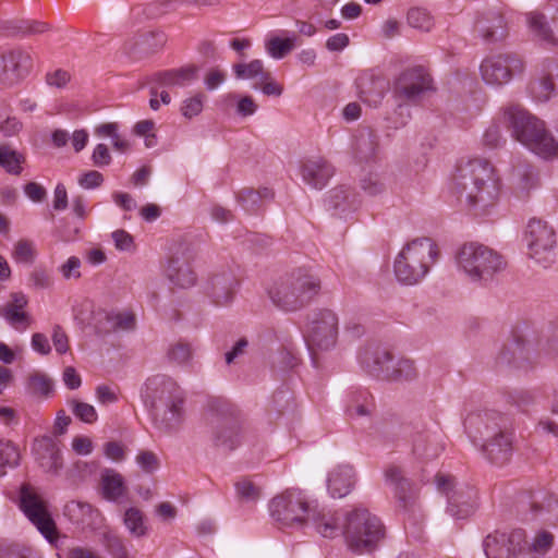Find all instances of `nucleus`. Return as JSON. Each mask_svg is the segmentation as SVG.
<instances>
[{
    "label": "nucleus",
    "instance_id": "1",
    "mask_svg": "<svg viewBox=\"0 0 558 558\" xmlns=\"http://www.w3.org/2000/svg\"><path fill=\"white\" fill-rule=\"evenodd\" d=\"M453 189L464 197L472 215L487 217L496 213L501 180L488 160L474 158L461 162L453 175Z\"/></svg>",
    "mask_w": 558,
    "mask_h": 558
},
{
    "label": "nucleus",
    "instance_id": "2",
    "mask_svg": "<svg viewBox=\"0 0 558 558\" xmlns=\"http://www.w3.org/2000/svg\"><path fill=\"white\" fill-rule=\"evenodd\" d=\"M464 429L490 463L501 466L510 460L513 433L506 415L493 410L470 413L464 420Z\"/></svg>",
    "mask_w": 558,
    "mask_h": 558
},
{
    "label": "nucleus",
    "instance_id": "3",
    "mask_svg": "<svg viewBox=\"0 0 558 558\" xmlns=\"http://www.w3.org/2000/svg\"><path fill=\"white\" fill-rule=\"evenodd\" d=\"M141 398L158 430L171 433L179 428L184 420L185 397L175 380L165 375L153 376L143 385Z\"/></svg>",
    "mask_w": 558,
    "mask_h": 558
},
{
    "label": "nucleus",
    "instance_id": "4",
    "mask_svg": "<svg viewBox=\"0 0 558 558\" xmlns=\"http://www.w3.org/2000/svg\"><path fill=\"white\" fill-rule=\"evenodd\" d=\"M502 122L512 136L543 159L558 157V141L546 130L545 123L524 108L512 105L504 109Z\"/></svg>",
    "mask_w": 558,
    "mask_h": 558
},
{
    "label": "nucleus",
    "instance_id": "5",
    "mask_svg": "<svg viewBox=\"0 0 558 558\" xmlns=\"http://www.w3.org/2000/svg\"><path fill=\"white\" fill-rule=\"evenodd\" d=\"M271 303L283 312H296L314 299L312 266L299 267L275 280L267 289Z\"/></svg>",
    "mask_w": 558,
    "mask_h": 558
},
{
    "label": "nucleus",
    "instance_id": "6",
    "mask_svg": "<svg viewBox=\"0 0 558 558\" xmlns=\"http://www.w3.org/2000/svg\"><path fill=\"white\" fill-rule=\"evenodd\" d=\"M439 255L437 244L430 238H416L403 245L393 262L397 280L405 286L422 281Z\"/></svg>",
    "mask_w": 558,
    "mask_h": 558
},
{
    "label": "nucleus",
    "instance_id": "7",
    "mask_svg": "<svg viewBox=\"0 0 558 558\" xmlns=\"http://www.w3.org/2000/svg\"><path fill=\"white\" fill-rule=\"evenodd\" d=\"M385 535L386 530L380 519L366 508L355 507L345 512L343 538L352 553L363 555L374 551Z\"/></svg>",
    "mask_w": 558,
    "mask_h": 558
},
{
    "label": "nucleus",
    "instance_id": "8",
    "mask_svg": "<svg viewBox=\"0 0 558 558\" xmlns=\"http://www.w3.org/2000/svg\"><path fill=\"white\" fill-rule=\"evenodd\" d=\"M457 264L469 280L486 283L506 268L502 256L493 248L471 242L464 244L457 254Z\"/></svg>",
    "mask_w": 558,
    "mask_h": 558
},
{
    "label": "nucleus",
    "instance_id": "9",
    "mask_svg": "<svg viewBox=\"0 0 558 558\" xmlns=\"http://www.w3.org/2000/svg\"><path fill=\"white\" fill-rule=\"evenodd\" d=\"M268 510L280 529L301 530L310 521L311 499L300 488H288L270 499Z\"/></svg>",
    "mask_w": 558,
    "mask_h": 558
},
{
    "label": "nucleus",
    "instance_id": "10",
    "mask_svg": "<svg viewBox=\"0 0 558 558\" xmlns=\"http://www.w3.org/2000/svg\"><path fill=\"white\" fill-rule=\"evenodd\" d=\"M435 484L439 493L447 497V513L454 520H464L478 508L477 492L465 483H457L449 474L438 473Z\"/></svg>",
    "mask_w": 558,
    "mask_h": 558
},
{
    "label": "nucleus",
    "instance_id": "11",
    "mask_svg": "<svg viewBox=\"0 0 558 558\" xmlns=\"http://www.w3.org/2000/svg\"><path fill=\"white\" fill-rule=\"evenodd\" d=\"M213 441L215 446L225 450L235 449L244 435L243 420L235 409L220 401H213Z\"/></svg>",
    "mask_w": 558,
    "mask_h": 558
},
{
    "label": "nucleus",
    "instance_id": "12",
    "mask_svg": "<svg viewBox=\"0 0 558 558\" xmlns=\"http://www.w3.org/2000/svg\"><path fill=\"white\" fill-rule=\"evenodd\" d=\"M524 240L529 250V256L544 268L549 267L556 260V233L551 226L537 218L529 220Z\"/></svg>",
    "mask_w": 558,
    "mask_h": 558
},
{
    "label": "nucleus",
    "instance_id": "13",
    "mask_svg": "<svg viewBox=\"0 0 558 558\" xmlns=\"http://www.w3.org/2000/svg\"><path fill=\"white\" fill-rule=\"evenodd\" d=\"M20 508L40 534L52 545L57 543L58 531L47 502L31 485H23L20 492Z\"/></svg>",
    "mask_w": 558,
    "mask_h": 558
},
{
    "label": "nucleus",
    "instance_id": "14",
    "mask_svg": "<svg viewBox=\"0 0 558 558\" xmlns=\"http://www.w3.org/2000/svg\"><path fill=\"white\" fill-rule=\"evenodd\" d=\"M435 90L433 78L423 66H412L400 73L395 82L393 93L399 99L415 102Z\"/></svg>",
    "mask_w": 558,
    "mask_h": 558
},
{
    "label": "nucleus",
    "instance_id": "15",
    "mask_svg": "<svg viewBox=\"0 0 558 558\" xmlns=\"http://www.w3.org/2000/svg\"><path fill=\"white\" fill-rule=\"evenodd\" d=\"M523 545H526V535L520 529L509 533L494 532L483 541L487 558H523Z\"/></svg>",
    "mask_w": 558,
    "mask_h": 558
},
{
    "label": "nucleus",
    "instance_id": "16",
    "mask_svg": "<svg viewBox=\"0 0 558 558\" xmlns=\"http://www.w3.org/2000/svg\"><path fill=\"white\" fill-rule=\"evenodd\" d=\"M524 64L515 54H498L486 58L481 64V74L488 85L500 86L523 72Z\"/></svg>",
    "mask_w": 558,
    "mask_h": 558
},
{
    "label": "nucleus",
    "instance_id": "17",
    "mask_svg": "<svg viewBox=\"0 0 558 558\" xmlns=\"http://www.w3.org/2000/svg\"><path fill=\"white\" fill-rule=\"evenodd\" d=\"M33 68L32 57L24 50L0 52V84L12 87L22 82Z\"/></svg>",
    "mask_w": 558,
    "mask_h": 558
},
{
    "label": "nucleus",
    "instance_id": "18",
    "mask_svg": "<svg viewBox=\"0 0 558 558\" xmlns=\"http://www.w3.org/2000/svg\"><path fill=\"white\" fill-rule=\"evenodd\" d=\"M387 485L392 488L398 508L405 513H414L420 508L417 489L403 476L400 468L390 465L385 471Z\"/></svg>",
    "mask_w": 558,
    "mask_h": 558
},
{
    "label": "nucleus",
    "instance_id": "19",
    "mask_svg": "<svg viewBox=\"0 0 558 558\" xmlns=\"http://www.w3.org/2000/svg\"><path fill=\"white\" fill-rule=\"evenodd\" d=\"M356 90L359 98L369 107H378L388 88V81L378 72L374 70H366L362 72L356 81Z\"/></svg>",
    "mask_w": 558,
    "mask_h": 558
},
{
    "label": "nucleus",
    "instance_id": "20",
    "mask_svg": "<svg viewBox=\"0 0 558 558\" xmlns=\"http://www.w3.org/2000/svg\"><path fill=\"white\" fill-rule=\"evenodd\" d=\"M509 186L519 198H526L538 187V174L535 168L523 160H515L509 171Z\"/></svg>",
    "mask_w": 558,
    "mask_h": 558
},
{
    "label": "nucleus",
    "instance_id": "21",
    "mask_svg": "<svg viewBox=\"0 0 558 558\" xmlns=\"http://www.w3.org/2000/svg\"><path fill=\"white\" fill-rule=\"evenodd\" d=\"M28 296L23 292H13L3 306L2 316L15 330L23 332L33 324L32 315L26 311Z\"/></svg>",
    "mask_w": 558,
    "mask_h": 558
},
{
    "label": "nucleus",
    "instance_id": "22",
    "mask_svg": "<svg viewBox=\"0 0 558 558\" xmlns=\"http://www.w3.org/2000/svg\"><path fill=\"white\" fill-rule=\"evenodd\" d=\"M356 473L350 464H339L332 468L326 477V487L331 498H343L354 488Z\"/></svg>",
    "mask_w": 558,
    "mask_h": 558
},
{
    "label": "nucleus",
    "instance_id": "23",
    "mask_svg": "<svg viewBox=\"0 0 558 558\" xmlns=\"http://www.w3.org/2000/svg\"><path fill=\"white\" fill-rule=\"evenodd\" d=\"M360 365L372 376L386 379L392 355L384 348L367 345L359 353Z\"/></svg>",
    "mask_w": 558,
    "mask_h": 558
},
{
    "label": "nucleus",
    "instance_id": "24",
    "mask_svg": "<svg viewBox=\"0 0 558 558\" xmlns=\"http://www.w3.org/2000/svg\"><path fill=\"white\" fill-rule=\"evenodd\" d=\"M338 339V317L327 308L316 313V351L332 349Z\"/></svg>",
    "mask_w": 558,
    "mask_h": 558
},
{
    "label": "nucleus",
    "instance_id": "25",
    "mask_svg": "<svg viewBox=\"0 0 558 558\" xmlns=\"http://www.w3.org/2000/svg\"><path fill=\"white\" fill-rule=\"evenodd\" d=\"M360 204L359 195L347 186H339L331 190L324 199V205L327 210L332 211L340 218H345L348 214L356 210Z\"/></svg>",
    "mask_w": 558,
    "mask_h": 558
},
{
    "label": "nucleus",
    "instance_id": "26",
    "mask_svg": "<svg viewBox=\"0 0 558 558\" xmlns=\"http://www.w3.org/2000/svg\"><path fill=\"white\" fill-rule=\"evenodd\" d=\"M97 323L102 324L99 329L105 332H128L136 327V317L129 310L102 311L97 314Z\"/></svg>",
    "mask_w": 558,
    "mask_h": 558
},
{
    "label": "nucleus",
    "instance_id": "27",
    "mask_svg": "<svg viewBox=\"0 0 558 558\" xmlns=\"http://www.w3.org/2000/svg\"><path fill=\"white\" fill-rule=\"evenodd\" d=\"M299 45L296 34L288 31L269 33L264 41L266 53L275 60L283 59Z\"/></svg>",
    "mask_w": 558,
    "mask_h": 558
},
{
    "label": "nucleus",
    "instance_id": "28",
    "mask_svg": "<svg viewBox=\"0 0 558 558\" xmlns=\"http://www.w3.org/2000/svg\"><path fill=\"white\" fill-rule=\"evenodd\" d=\"M33 451L43 469L49 473H58L62 468V459L60 450L53 440L49 437L37 439L34 444Z\"/></svg>",
    "mask_w": 558,
    "mask_h": 558
},
{
    "label": "nucleus",
    "instance_id": "29",
    "mask_svg": "<svg viewBox=\"0 0 558 558\" xmlns=\"http://www.w3.org/2000/svg\"><path fill=\"white\" fill-rule=\"evenodd\" d=\"M64 514L73 523L87 527H95L100 520L99 511L81 500L69 501L64 507Z\"/></svg>",
    "mask_w": 558,
    "mask_h": 558
},
{
    "label": "nucleus",
    "instance_id": "30",
    "mask_svg": "<svg viewBox=\"0 0 558 558\" xmlns=\"http://www.w3.org/2000/svg\"><path fill=\"white\" fill-rule=\"evenodd\" d=\"M345 512L322 511L316 513V533L325 538L343 536Z\"/></svg>",
    "mask_w": 558,
    "mask_h": 558
},
{
    "label": "nucleus",
    "instance_id": "31",
    "mask_svg": "<svg viewBox=\"0 0 558 558\" xmlns=\"http://www.w3.org/2000/svg\"><path fill=\"white\" fill-rule=\"evenodd\" d=\"M476 31L488 43L501 40L506 36V23L501 15L492 14L476 22Z\"/></svg>",
    "mask_w": 558,
    "mask_h": 558
},
{
    "label": "nucleus",
    "instance_id": "32",
    "mask_svg": "<svg viewBox=\"0 0 558 558\" xmlns=\"http://www.w3.org/2000/svg\"><path fill=\"white\" fill-rule=\"evenodd\" d=\"M126 487L121 474L113 470L101 473V494L109 501H117L125 495Z\"/></svg>",
    "mask_w": 558,
    "mask_h": 558
},
{
    "label": "nucleus",
    "instance_id": "33",
    "mask_svg": "<svg viewBox=\"0 0 558 558\" xmlns=\"http://www.w3.org/2000/svg\"><path fill=\"white\" fill-rule=\"evenodd\" d=\"M197 77V68L189 65L178 70L162 72L156 75V78L162 86L167 87H185L194 82Z\"/></svg>",
    "mask_w": 558,
    "mask_h": 558
},
{
    "label": "nucleus",
    "instance_id": "34",
    "mask_svg": "<svg viewBox=\"0 0 558 558\" xmlns=\"http://www.w3.org/2000/svg\"><path fill=\"white\" fill-rule=\"evenodd\" d=\"M379 148V137L372 130H362L355 140L356 156L364 161L374 158Z\"/></svg>",
    "mask_w": 558,
    "mask_h": 558
},
{
    "label": "nucleus",
    "instance_id": "35",
    "mask_svg": "<svg viewBox=\"0 0 558 558\" xmlns=\"http://www.w3.org/2000/svg\"><path fill=\"white\" fill-rule=\"evenodd\" d=\"M167 276L173 284L184 289L193 287L196 282V275L192 268L179 260L169 264Z\"/></svg>",
    "mask_w": 558,
    "mask_h": 558
},
{
    "label": "nucleus",
    "instance_id": "36",
    "mask_svg": "<svg viewBox=\"0 0 558 558\" xmlns=\"http://www.w3.org/2000/svg\"><path fill=\"white\" fill-rule=\"evenodd\" d=\"M526 22L530 31L539 40L555 45L557 43L545 14L532 11L526 14Z\"/></svg>",
    "mask_w": 558,
    "mask_h": 558
},
{
    "label": "nucleus",
    "instance_id": "37",
    "mask_svg": "<svg viewBox=\"0 0 558 558\" xmlns=\"http://www.w3.org/2000/svg\"><path fill=\"white\" fill-rule=\"evenodd\" d=\"M441 450L442 446L436 434H421L413 440V452L418 457L434 459Z\"/></svg>",
    "mask_w": 558,
    "mask_h": 558
},
{
    "label": "nucleus",
    "instance_id": "38",
    "mask_svg": "<svg viewBox=\"0 0 558 558\" xmlns=\"http://www.w3.org/2000/svg\"><path fill=\"white\" fill-rule=\"evenodd\" d=\"M532 511L536 518H541L545 522L558 523V500L553 496L542 495L541 498H535Z\"/></svg>",
    "mask_w": 558,
    "mask_h": 558
},
{
    "label": "nucleus",
    "instance_id": "39",
    "mask_svg": "<svg viewBox=\"0 0 558 558\" xmlns=\"http://www.w3.org/2000/svg\"><path fill=\"white\" fill-rule=\"evenodd\" d=\"M417 368L410 359H399L397 362H391L386 380L390 381H412L417 378Z\"/></svg>",
    "mask_w": 558,
    "mask_h": 558
},
{
    "label": "nucleus",
    "instance_id": "40",
    "mask_svg": "<svg viewBox=\"0 0 558 558\" xmlns=\"http://www.w3.org/2000/svg\"><path fill=\"white\" fill-rule=\"evenodd\" d=\"M25 155L8 145H0V167L8 173L19 175L23 171Z\"/></svg>",
    "mask_w": 558,
    "mask_h": 558
},
{
    "label": "nucleus",
    "instance_id": "41",
    "mask_svg": "<svg viewBox=\"0 0 558 558\" xmlns=\"http://www.w3.org/2000/svg\"><path fill=\"white\" fill-rule=\"evenodd\" d=\"M233 72L239 80H268L269 72L264 68V62L259 59L252 60L247 63H236L233 65Z\"/></svg>",
    "mask_w": 558,
    "mask_h": 558
},
{
    "label": "nucleus",
    "instance_id": "42",
    "mask_svg": "<svg viewBox=\"0 0 558 558\" xmlns=\"http://www.w3.org/2000/svg\"><path fill=\"white\" fill-rule=\"evenodd\" d=\"M20 463V450L9 440H0V477Z\"/></svg>",
    "mask_w": 558,
    "mask_h": 558
},
{
    "label": "nucleus",
    "instance_id": "43",
    "mask_svg": "<svg viewBox=\"0 0 558 558\" xmlns=\"http://www.w3.org/2000/svg\"><path fill=\"white\" fill-rule=\"evenodd\" d=\"M371 413L368 395L362 391L350 393L347 403V414L350 417L367 416Z\"/></svg>",
    "mask_w": 558,
    "mask_h": 558
},
{
    "label": "nucleus",
    "instance_id": "44",
    "mask_svg": "<svg viewBox=\"0 0 558 558\" xmlns=\"http://www.w3.org/2000/svg\"><path fill=\"white\" fill-rule=\"evenodd\" d=\"M124 525L134 537H142L147 533V526L142 511L131 507L124 513Z\"/></svg>",
    "mask_w": 558,
    "mask_h": 558
},
{
    "label": "nucleus",
    "instance_id": "45",
    "mask_svg": "<svg viewBox=\"0 0 558 558\" xmlns=\"http://www.w3.org/2000/svg\"><path fill=\"white\" fill-rule=\"evenodd\" d=\"M27 390L34 396L48 397L53 391V381L44 373H34L28 377Z\"/></svg>",
    "mask_w": 558,
    "mask_h": 558
},
{
    "label": "nucleus",
    "instance_id": "46",
    "mask_svg": "<svg viewBox=\"0 0 558 558\" xmlns=\"http://www.w3.org/2000/svg\"><path fill=\"white\" fill-rule=\"evenodd\" d=\"M35 244L28 240H19L13 247L12 258L17 264L31 265L36 259Z\"/></svg>",
    "mask_w": 558,
    "mask_h": 558
},
{
    "label": "nucleus",
    "instance_id": "47",
    "mask_svg": "<svg viewBox=\"0 0 558 558\" xmlns=\"http://www.w3.org/2000/svg\"><path fill=\"white\" fill-rule=\"evenodd\" d=\"M408 24L423 32H429L433 27V19L429 13L422 8H412L407 14Z\"/></svg>",
    "mask_w": 558,
    "mask_h": 558
},
{
    "label": "nucleus",
    "instance_id": "48",
    "mask_svg": "<svg viewBox=\"0 0 558 558\" xmlns=\"http://www.w3.org/2000/svg\"><path fill=\"white\" fill-rule=\"evenodd\" d=\"M134 134L144 138L147 148H153L158 144L156 135V125L153 120H142L134 125Z\"/></svg>",
    "mask_w": 558,
    "mask_h": 558
},
{
    "label": "nucleus",
    "instance_id": "49",
    "mask_svg": "<svg viewBox=\"0 0 558 558\" xmlns=\"http://www.w3.org/2000/svg\"><path fill=\"white\" fill-rule=\"evenodd\" d=\"M206 97L203 94H196L185 98L180 107L181 114L186 119H193L199 116L204 109Z\"/></svg>",
    "mask_w": 558,
    "mask_h": 558
},
{
    "label": "nucleus",
    "instance_id": "50",
    "mask_svg": "<svg viewBox=\"0 0 558 558\" xmlns=\"http://www.w3.org/2000/svg\"><path fill=\"white\" fill-rule=\"evenodd\" d=\"M81 268V258L77 256H70L66 260L59 265L58 272L62 279L66 281L78 280L82 277Z\"/></svg>",
    "mask_w": 558,
    "mask_h": 558
},
{
    "label": "nucleus",
    "instance_id": "51",
    "mask_svg": "<svg viewBox=\"0 0 558 558\" xmlns=\"http://www.w3.org/2000/svg\"><path fill=\"white\" fill-rule=\"evenodd\" d=\"M234 487L238 496L245 501H256L260 496L259 487L248 478L239 480Z\"/></svg>",
    "mask_w": 558,
    "mask_h": 558
},
{
    "label": "nucleus",
    "instance_id": "52",
    "mask_svg": "<svg viewBox=\"0 0 558 558\" xmlns=\"http://www.w3.org/2000/svg\"><path fill=\"white\" fill-rule=\"evenodd\" d=\"M70 407L74 415L84 423L92 424L97 421L98 415L92 404L73 400L70 402Z\"/></svg>",
    "mask_w": 558,
    "mask_h": 558
},
{
    "label": "nucleus",
    "instance_id": "53",
    "mask_svg": "<svg viewBox=\"0 0 558 558\" xmlns=\"http://www.w3.org/2000/svg\"><path fill=\"white\" fill-rule=\"evenodd\" d=\"M168 357L174 363L184 364L192 357V348L189 343L177 342L168 349Z\"/></svg>",
    "mask_w": 558,
    "mask_h": 558
},
{
    "label": "nucleus",
    "instance_id": "54",
    "mask_svg": "<svg viewBox=\"0 0 558 558\" xmlns=\"http://www.w3.org/2000/svg\"><path fill=\"white\" fill-rule=\"evenodd\" d=\"M335 174L333 166L325 158H316V189L324 186Z\"/></svg>",
    "mask_w": 558,
    "mask_h": 558
},
{
    "label": "nucleus",
    "instance_id": "55",
    "mask_svg": "<svg viewBox=\"0 0 558 558\" xmlns=\"http://www.w3.org/2000/svg\"><path fill=\"white\" fill-rule=\"evenodd\" d=\"M361 189L369 196H377L385 191V185L377 174H367L361 180Z\"/></svg>",
    "mask_w": 558,
    "mask_h": 558
},
{
    "label": "nucleus",
    "instance_id": "56",
    "mask_svg": "<svg viewBox=\"0 0 558 558\" xmlns=\"http://www.w3.org/2000/svg\"><path fill=\"white\" fill-rule=\"evenodd\" d=\"M29 282L38 290L50 289L53 284L51 276L44 268H35L29 275Z\"/></svg>",
    "mask_w": 558,
    "mask_h": 558
},
{
    "label": "nucleus",
    "instance_id": "57",
    "mask_svg": "<svg viewBox=\"0 0 558 558\" xmlns=\"http://www.w3.org/2000/svg\"><path fill=\"white\" fill-rule=\"evenodd\" d=\"M111 238L118 251L131 252L135 247L133 236L123 229L113 231Z\"/></svg>",
    "mask_w": 558,
    "mask_h": 558
},
{
    "label": "nucleus",
    "instance_id": "58",
    "mask_svg": "<svg viewBox=\"0 0 558 558\" xmlns=\"http://www.w3.org/2000/svg\"><path fill=\"white\" fill-rule=\"evenodd\" d=\"M135 460L138 468L145 473H153L159 468L157 456L150 451H141Z\"/></svg>",
    "mask_w": 558,
    "mask_h": 558
},
{
    "label": "nucleus",
    "instance_id": "59",
    "mask_svg": "<svg viewBox=\"0 0 558 558\" xmlns=\"http://www.w3.org/2000/svg\"><path fill=\"white\" fill-rule=\"evenodd\" d=\"M532 94L539 101H546L549 99L553 90L554 84L550 78H543L539 82L535 83L531 87Z\"/></svg>",
    "mask_w": 558,
    "mask_h": 558
},
{
    "label": "nucleus",
    "instance_id": "60",
    "mask_svg": "<svg viewBox=\"0 0 558 558\" xmlns=\"http://www.w3.org/2000/svg\"><path fill=\"white\" fill-rule=\"evenodd\" d=\"M51 339L57 353L64 354L68 352L69 338L65 331L59 325H56L52 328Z\"/></svg>",
    "mask_w": 558,
    "mask_h": 558
},
{
    "label": "nucleus",
    "instance_id": "61",
    "mask_svg": "<svg viewBox=\"0 0 558 558\" xmlns=\"http://www.w3.org/2000/svg\"><path fill=\"white\" fill-rule=\"evenodd\" d=\"M78 184L81 187L85 190H92L100 186L104 182V177L100 172L96 170H90L83 173L78 180Z\"/></svg>",
    "mask_w": 558,
    "mask_h": 558
},
{
    "label": "nucleus",
    "instance_id": "62",
    "mask_svg": "<svg viewBox=\"0 0 558 558\" xmlns=\"http://www.w3.org/2000/svg\"><path fill=\"white\" fill-rule=\"evenodd\" d=\"M483 142L486 146L490 148L498 147L499 145H501V143L505 142L498 124L493 123L486 129L483 135Z\"/></svg>",
    "mask_w": 558,
    "mask_h": 558
},
{
    "label": "nucleus",
    "instance_id": "63",
    "mask_svg": "<svg viewBox=\"0 0 558 558\" xmlns=\"http://www.w3.org/2000/svg\"><path fill=\"white\" fill-rule=\"evenodd\" d=\"M111 155L105 144H97L92 154V161L97 167H106L111 163Z\"/></svg>",
    "mask_w": 558,
    "mask_h": 558
},
{
    "label": "nucleus",
    "instance_id": "64",
    "mask_svg": "<svg viewBox=\"0 0 558 558\" xmlns=\"http://www.w3.org/2000/svg\"><path fill=\"white\" fill-rule=\"evenodd\" d=\"M72 449L76 454L88 456L94 450V444L87 436H76L72 440Z\"/></svg>",
    "mask_w": 558,
    "mask_h": 558
}]
</instances>
